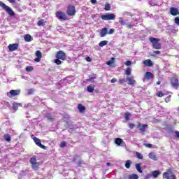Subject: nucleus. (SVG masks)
Instances as JSON below:
<instances>
[{"label":"nucleus","mask_w":179,"mask_h":179,"mask_svg":"<svg viewBox=\"0 0 179 179\" xmlns=\"http://www.w3.org/2000/svg\"><path fill=\"white\" fill-rule=\"evenodd\" d=\"M149 3L151 6H156V5H159L157 4V2H155V0H150Z\"/></svg>","instance_id":"obj_36"},{"label":"nucleus","mask_w":179,"mask_h":179,"mask_svg":"<svg viewBox=\"0 0 179 179\" xmlns=\"http://www.w3.org/2000/svg\"><path fill=\"white\" fill-rule=\"evenodd\" d=\"M30 106H31V105H30V103H26V104L24 106V108H29V107H30Z\"/></svg>","instance_id":"obj_56"},{"label":"nucleus","mask_w":179,"mask_h":179,"mask_svg":"<svg viewBox=\"0 0 179 179\" xmlns=\"http://www.w3.org/2000/svg\"><path fill=\"white\" fill-rule=\"evenodd\" d=\"M137 128H138L141 131V132H145L146 129H148V124H142L139 123Z\"/></svg>","instance_id":"obj_19"},{"label":"nucleus","mask_w":179,"mask_h":179,"mask_svg":"<svg viewBox=\"0 0 179 179\" xmlns=\"http://www.w3.org/2000/svg\"><path fill=\"white\" fill-rule=\"evenodd\" d=\"M171 99V95L168 96L165 99L166 103H170Z\"/></svg>","instance_id":"obj_46"},{"label":"nucleus","mask_w":179,"mask_h":179,"mask_svg":"<svg viewBox=\"0 0 179 179\" xmlns=\"http://www.w3.org/2000/svg\"><path fill=\"white\" fill-rule=\"evenodd\" d=\"M46 117L50 121H52V120H54V117H52V115H51L50 113H47Z\"/></svg>","instance_id":"obj_39"},{"label":"nucleus","mask_w":179,"mask_h":179,"mask_svg":"<svg viewBox=\"0 0 179 179\" xmlns=\"http://www.w3.org/2000/svg\"><path fill=\"white\" fill-rule=\"evenodd\" d=\"M149 177H150V175L147 176L146 178H149Z\"/></svg>","instance_id":"obj_64"},{"label":"nucleus","mask_w":179,"mask_h":179,"mask_svg":"<svg viewBox=\"0 0 179 179\" xmlns=\"http://www.w3.org/2000/svg\"><path fill=\"white\" fill-rule=\"evenodd\" d=\"M170 13L172 16H177V15H179L178 9L172 7L170 8Z\"/></svg>","instance_id":"obj_17"},{"label":"nucleus","mask_w":179,"mask_h":179,"mask_svg":"<svg viewBox=\"0 0 179 179\" xmlns=\"http://www.w3.org/2000/svg\"><path fill=\"white\" fill-rule=\"evenodd\" d=\"M122 15L124 16V17H127L129 20H124L122 17H120L119 23L121 24V26H126L127 29H133V27H135V26L138 24L139 15H132V14H131L129 12H124ZM129 17H131V19H129Z\"/></svg>","instance_id":"obj_1"},{"label":"nucleus","mask_w":179,"mask_h":179,"mask_svg":"<svg viewBox=\"0 0 179 179\" xmlns=\"http://www.w3.org/2000/svg\"><path fill=\"white\" fill-rule=\"evenodd\" d=\"M39 167H40V163L39 162H36V164H33L31 165V169L33 170H35V171L38 170Z\"/></svg>","instance_id":"obj_24"},{"label":"nucleus","mask_w":179,"mask_h":179,"mask_svg":"<svg viewBox=\"0 0 179 179\" xmlns=\"http://www.w3.org/2000/svg\"><path fill=\"white\" fill-rule=\"evenodd\" d=\"M171 27L168 26V27H167V30H169V29H171Z\"/></svg>","instance_id":"obj_63"},{"label":"nucleus","mask_w":179,"mask_h":179,"mask_svg":"<svg viewBox=\"0 0 179 179\" xmlns=\"http://www.w3.org/2000/svg\"><path fill=\"white\" fill-rule=\"evenodd\" d=\"M33 93H34V89H30L28 90V94H33Z\"/></svg>","instance_id":"obj_50"},{"label":"nucleus","mask_w":179,"mask_h":179,"mask_svg":"<svg viewBox=\"0 0 179 179\" xmlns=\"http://www.w3.org/2000/svg\"><path fill=\"white\" fill-rule=\"evenodd\" d=\"M139 177L136 174H132L129 176V179H138Z\"/></svg>","instance_id":"obj_40"},{"label":"nucleus","mask_w":179,"mask_h":179,"mask_svg":"<svg viewBox=\"0 0 179 179\" xmlns=\"http://www.w3.org/2000/svg\"><path fill=\"white\" fill-rule=\"evenodd\" d=\"M127 81L128 85H136V81L134 80V76H128L127 78Z\"/></svg>","instance_id":"obj_15"},{"label":"nucleus","mask_w":179,"mask_h":179,"mask_svg":"<svg viewBox=\"0 0 179 179\" xmlns=\"http://www.w3.org/2000/svg\"><path fill=\"white\" fill-rule=\"evenodd\" d=\"M131 68L128 67L126 71H125V73L126 75H127V76H129V75H131Z\"/></svg>","instance_id":"obj_41"},{"label":"nucleus","mask_w":179,"mask_h":179,"mask_svg":"<svg viewBox=\"0 0 179 179\" xmlns=\"http://www.w3.org/2000/svg\"><path fill=\"white\" fill-rule=\"evenodd\" d=\"M44 23H45V21H44V20H41L38 21L37 24L38 26H44Z\"/></svg>","instance_id":"obj_37"},{"label":"nucleus","mask_w":179,"mask_h":179,"mask_svg":"<svg viewBox=\"0 0 179 179\" xmlns=\"http://www.w3.org/2000/svg\"><path fill=\"white\" fill-rule=\"evenodd\" d=\"M36 56L37 57L36 58H35L34 61L35 62H40V61H41V57H42V54L40 52V50H37L36 52Z\"/></svg>","instance_id":"obj_18"},{"label":"nucleus","mask_w":179,"mask_h":179,"mask_svg":"<svg viewBox=\"0 0 179 179\" xmlns=\"http://www.w3.org/2000/svg\"><path fill=\"white\" fill-rule=\"evenodd\" d=\"M31 138H32L33 141H34V143H36V145H37V146H38L41 149H45V148H46L45 145L41 144V140H40L37 137H35L34 135L31 136Z\"/></svg>","instance_id":"obj_7"},{"label":"nucleus","mask_w":179,"mask_h":179,"mask_svg":"<svg viewBox=\"0 0 179 179\" xmlns=\"http://www.w3.org/2000/svg\"><path fill=\"white\" fill-rule=\"evenodd\" d=\"M59 59H61L57 58L56 59H55V64H57V65H61V64H62V62H61Z\"/></svg>","instance_id":"obj_42"},{"label":"nucleus","mask_w":179,"mask_h":179,"mask_svg":"<svg viewBox=\"0 0 179 179\" xmlns=\"http://www.w3.org/2000/svg\"><path fill=\"white\" fill-rule=\"evenodd\" d=\"M29 163H30L31 166L33 165V164H35L36 163H38L37 162V157H31L30 159H29Z\"/></svg>","instance_id":"obj_25"},{"label":"nucleus","mask_w":179,"mask_h":179,"mask_svg":"<svg viewBox=\"0 0 179 179\" xmlns=\"http://www.w3.org/2000/svg\"><path fill=\"white\" fill-rule=\"evenodd\" d=\"M150 41L152 43L153 48L155 50H160L162 45H160V43H159V40L158 38L150 37Z\"/></svg>","instance_id":"obj_4"},{"label":"nucleus","mask_w":179,"mask_h":179,"mask_svg":"<svg viewBox=\"0 0 179 179\" xmlns=\"http://www.w3.org/2000/svg\"><path fill=\"white\" fill-rule=\"evenodd\" d=\"M0 6L2 8L3 10H5L9 16H14L15 12L12 10V8L5 4L3 2L0 1Z\"/></svg>","instance_id":"obj_3"},{"label":"nucleus","mask_w":179,"mask_h":179,"mask_svg":"<svg viewBox=\"0 0 179 179\" xmlns=\"http://www.w3.org/2000/svg\"><path fill=\"white\" fill-rule=\"evenodd\" d=\"M56 17L60 20H66L67 19L66 14L62 11L56 12Z\"/></svg>","instance_id":"obj_11"},{"label":"nucleus","mask_w":179,"mask_h":179,"mask_svg":"<svg viewBox=\"0 0 179 179\" xmlns=\"http://www.w3.org/2000/svg\"><path fill=\"white\" fill-rule=\"evenodd\" d=\"M131 164H132V161L127 160L125 162L124 166H125L126 169H131Z\"/></svg>","instance_id":"obj_28"},{"label":"nucleus","mask_w":179,"mask_h":179,"mask_svg":"<svg viewBox=\"0 0 179 179\" xmlns=\"http://www.w3.org/2000/svg\"><path fill=\"white\" fill-rule=\"evenodd\" d=\"M106 164H107V166H110L111 165V164H110L109 162H108Z\"/></svg>","instance_id":"obj_62"},{"label":"nucleus","mask_w":179,"mask_h":179,"mask_svg":"<svg viewBox=\"0 0 179 179\" xmlns=\"http://www.w3.org/2000/svg\"><path fill=\"white\" fill-rule=\"evenodd\" d=\"M111 9V6L110 3H106L105 5V10H110Z\"/></svg>","instance_id":"obj_38"},{"label":"nucleus","mask_w":179,"mask_h":179,"mask_svg":"<svg viewBox=\"0 0 179 179\" xmlns=\"http://www.w3.org/2000/svg\"><path fill=\"white\" fill-rule=\"evenodd\" d=\"M151 79H153V73L151 72H146L144 75V80H150Z\"/></svg>","instance_id":"obj_14"},{"label":"nucleus","mask_w":179,"mask_h":179,"mask_svg":"<svg viewBox=\"0 0 179 179\" xmlns=\"http://www.w3.org/2000/svg\"><path fill=\"white\" fill-rule=\"evenodd\" d=\"M65 146H66V142H65V141L61 142L60 148H65Z\"/></svg>","instance_id":"obj_47"},{"label":"nucleus","mask_w":179,"mask_h":179,"mask_svg":"<svg viewBox=\"0 0 179 179\" xmlns=\"http://www.w3.org/2000/svg\"><path fill=\"white\" fill-rule=\"evenodd\" d=\"M175 136L176 138H179V131H175Z\"/></svg>","instance_id":"obj_55"},{"label":"nucleus","mask_w":179,"mask_h":179,"mask_svg":"<svg viewBox=\"0 0 179 179\" xmlns=\"http://www.w3.org/2000/svg\"><path fill=\"white\" fill-rule=\"evenodd\" d=\"M10 3H15V0H8Z\"/></svg>","instance_id":"obj_60"},{"label":"nucleus","mask_w":179,"mask_h":179,"mask_svg":"<svg viewBox=\"0 0 179 179\" xmlns=\"http://www.w3.org/2000/svg\"><path fill=\"white\" fill-rule=\"evenodd\" d=\"M78 109L79 110L80 113H83V111H85V110H86V108L85 106H83V105L79 103L78 105Z\"/></svg>","instance_id":"obj_26"},{"label":"nucleus","mask_w":179,"mask_h":179,"mask_svg":"<svg viewBox=\"0 0 179 179\" xmlns=\"http://www.w3.org/2000/svg\"><path fill=\"white\" fill-rule=\"evenodd\" d=\"M66 13L67 15H69V16H75V14L76 13V10L75 9V6H69V7L67 8Z\"/></svg>","instance_id":"obj_8"},{"label":"nucleus","mask_w":179,"mask_h":179,"mask_svg":"<svg viewBox=\"0 0 179 179\" xmlns=\"http://www.w3.org/2000/svg\"><path fill=\"white\" fill-rule=\"evenodd\" d=\"M85 59L87 62H92V58L90 57H87Z\"/></svg>","instance_id":"obj_53"},{"label":"nucleus","mask_w":179,"mask_h":179,"mask_svg":"<svg viewBox=\"0 0 179 179\" xmlns=\"http://www.w3.org/2000/svg\"><path fill=\"white\" fill-rule=\"evenodd\" d=\"M157 96H158V97H163V96H164V94L163 93V92L160 91L157 93Z\"/></svg>","instance_id":"obj_44"},{"label":"nucleus","mask_w":179,"mask_h":179,"mask_svg":"<svg viewBox=\"0 0 179 179\" xmlns=\"http://www.w3.org/2000/svg\"><path fill=\"white\" fill-rule=\"evenodd\" d=\"M129 127L130 128V129H134V128H135V124L129 123Z\"/></svg>","instance_id":"obj_49"},{"label":"nucleus","mask_w":179,"mask_h":179,"mask_svg":"<svg viewBox=\"0 0 179 179\" xmlns=\"http://www.w3.org/2000/svg\"><path fill=\"white\" fill-rule=\"evenodd\" d=\"M171 84L172 85V87H173V89H176L177 90V89H178L179 87V83H178V79L173 77L171 78Z\"/></svg>","instance_id":"obj_12"},{"label":"nucleus","mask_w":179,"mask_h":179,"mask_svg":"<svg viewBox=\"0 0 179 179\" xmlns=\"http://www.w3.org/2000/svg\"><path fill=\"white\" fill-rule=\"evenodd\" d=\"M148 157H150V159H152V160H154L155 162H157L158 160L157 155H156L155 152L150 153L148 155Z\"/></svg>","instance_id":"obj_20"},{"label":"nucleus","mask_w":179,"mask_h":179,"mask_svg":"<svg viewBox=\"0 0 179 179\" xmlns=\"http://www.w3.org/2000/svg\"><path fill=\"white\" fill-rule=\"evenodd\" d=\"M114 61H115V59L114 57H112L110 59V60H108L107 62H106V65H113V64L114 63Z\"/></svg>","instance_id":"obj_32"},{"label":"nucleus","mask_w":179,"mask_h":179,"mask_svg":"<svg viewBox=\"0 0 179 179\" xmlns=\"http://www.w3.org/2000/svg\"><path fill=\"white\" fill-rule=\"evenodd\" d=\"M27 72H31L33 71V66H28L26 67Z\"/></svg>","instance_id":"obj_43"},{"label":"nucleus","mask_w":179,"mask_h":179,"mask_svg":"<svg viewBox=\"0 0 179 179\" xmlns=\"http://www.w3.org/2000/svg\"><path fill=\"white\" fill-rule=\"evenodd\" d=\"M115 82H117V79H116V78H113V79L110 80V83H115Z\"/></svg>","instance_id":"obj_57"},{"label":"nucleus","mask_w":179,"mask_h":179,"mask_svg":"<svg viewBox=\"0 0 179 179\" xmlns=\"http://www.w3.org/2000/svg\"><path fill=\"white\" fill-rule=\"evenodd\" d=\"M163 179H176V175L173 173L171 169H168L163 173Z\"/></svg>","instance_id":"obj_5"},{"label":"nucleus","mask_w":179,"mask_h":179,"mask_svg":"<svg viewBox=\"0 0 179 179\" xmlns=\"http://www.w3.org/2000/svg\"><path fill=\"white\" fill-rule=\"evenodd\" d=\"M160 174H162V171H154L152 173V177H154V178H157V177H159Z\"/></svg>","instance_id":"obj_22"},{"label":"nucleus","mask_w":179,"mask_h":179,"mask_svg":"<svg viewBox=\"0 0 179 179\" xmlns=\"http://www.w3.org/2000/svg\"><path fill=\"white\" fill-rule=\"evenodd\" d=\"M115 145H117L118 146H124V145L125 144L124 141L120 138H116L115 139Z\"/></svg>","instance_id":"obj_16"},{"label":"nucleus","mask_w":179,"mask_h":179,"mask_svg":"<svg viewBox=\"0 0 179 179\" xmlns=\"http://www.w3.org/2000/svg\"><path fill=\"white\" fill-rule=\"evenodd\" d=\"M124 64L127 66H131L132 62L127 60Z\"/></svg>","instance_id":"obj_48"},{"label":"nucleus","mask_w":179,"mask_h":179,"mask_svg":"<svg viewBox=\"0 0 179 179\" xmlns=\"http://www.w3.org/2000/svg\"><path fill=\"white\" fill-rule=\"evenodd\" d=\"M143 64L145 66H153V63L152 62V60H150V59L145 60L143 62Z\"/></svg>","instance_id":"obj_21"},{"label":"nucleus","mask_w":179,"mask_h":179,"mask_svg":"<svg viewBox=\"0 0 179 179\" xmlns=\"http://www.w3.org/2000/svg\"><path fill=\"white\" fill-rule=\"evenodd\" d=\"M131 117V113H126L124 114V119L126 120V121H129V117Z\"/></svg>","instance_id":"obj_34"},{"label":"nucleus","mask_w":179,"mask_h":179,"mask_svg":"<svg viewBox=\"0 0 179 179\" xmlns=\"http://www.w3.org/2000/svg\"><path fill=\"white\" fill-rule=\"evenodd\" d=\"M56 58H58V59H62V61H65L66 59V55L65 52H64V51L60 50L57 52Z\"/></svg>","instance_id":"obj_10"},{"label":"nucleus","mask_w":179,"mask_h":179,"mask_svg":"<svg viewBox=\"0 0 179 179\" xmlns=\"http://www.w3.org/2000/svg\"><path fill=\"white\" fill-rule=\"evenodd\" d=\"M136 169L138 173H143V171H142V168L141 167V164H136Z\"/></svg>","instance_id":"obj_29"},{"label":"nucleus","mask_w":179,"mask_h":179,"mask_svg":"<svg viewBox=\"0 0 179 179\" xmlns=\"http://www.w3.org/2000/svg\"><path fill=\"white\" fill-rule=\"evenodd\" d=\"M101 19L102 20H115V14L108 13L101 15Z\"/></svg>","instance_id":"obj_6"},{"label":"nucleus","mask_w":179,"mask_h":179,"mask_svg":"<svg viewBox=\"0 0 179 179\" xmlns=\"http://www.w3.org/2000/svg\"><path fill=\"white\" fill-rule=\"evenodd\" d=\"M119 83L120 85H124V83H125V78H120V79H119Z\"/></svg>","instance_id":"obj_45"},{"label":"nucleus","mask_w":179,"mask_h":179,"mask_svg":"<svg viewBox=\"0 0 179 179\" xmlns=\"http://www.w3.org/2000/svg\"><path fill=\"white\" fill-rule=\"evenodd\" d=\"M77 164L80 167L82 166V164H85V162L83 161H79Z\"/></svg>","instance_id":"obj_51"},{"label":"nucleus","mask_w":179,"mask_h":179,"mask_svg":"<svg viewBox=\"0 0 179 179\" xmlns=\"http://www.w3.org/2000/svg\"><path fill=\"white\" fill-rule=\"evenodd\" d=\"M154 54H157V55H159V54H160V51L159 50L154 51Z\"/></svg>","instance_id":"obj_59"},{"label":"nucleus","mask_w":179,"mask_h":179,"mask_svg":"<svg viewBox=\"0 0 179 179\" xmlns=\"http://www.w3.org/2000/svg\"><path fill=\"white\" fill-rule=\"evenodd\" d=\"M87 90L89 93H93L94 92V86L93 85H88L87 87Z\"/></svg>","instance_id":"obj_27"},{"label":"nucleus","mask_w":179,"mask_h":179,"mask_svg":"<svg viewBox=\"0 0 179 179\" xmlns=\"http://www.w3.org/2000/svg\"><path fill=\"white\" fill-rule=\"evenodd\" d=\"M175 23L179 25V17L175 18Z\"/></svg>","instance_id":"obj_52"},{"label":"nucleus","mask_w":179,"mask_h":179,"mask_svg":"<svg viewBox=\"0 0 179 179\" xmlns=\"http://www.w3.org/2000/svg\"><path fill=\"white\" fill-rule=\"evenodd\" d=\"M145 148H152V144H145Z\"/></svg>","instance_id":"obj_58"},{"label":"nucleus","mask_w":179,"mask_h":179,"mask_svg":"<svg viewBox=\"0 0 179 179\" xmlns=\"http://www.w3.org/2000/svg\"><path fill=\"white\" fill-rule=\"evenodd\" d=\"M161 82L160 81H157V85H160Z\"/></svg>","instance_id":"obj_61"},{"label":"nucleus","mask_w":179,"mask_h":179,"mask_svg":"<svg viewBox=\"0 0 179 179\" xmlns=\"http://www.w3.org/2000/svg\"><path fill=\"white\" fill-rule=\"evenodd\" d=\"M24 38L25 41H27L28 43L31 41V36H30L29 34L25 35Z\"/></svg>","instance_id":"obj_30"},{"label":"nucleus","mask_w":179,"mask_h":179,"mask_svg":"<svg viewBox=\"0 0 179 179\" xmlns=\"http://www.w3.org/2000/svg\"><path fill=\"white\" fill-rule=\"evenodd\" d=\"M20 94V90H11L7 93L8 97H13L15 96H19Z\"/></svg>","instance_id":"obj_9"},{"label":"nucleus","mask_w":179,"mask_h":179,"mask_svg":"<svg viewBox=\"0 0 179 179\" xmlns=\"http://www.w3.org/2000/svg\"><path fill=\"white\" fill-rule=\"evenodd\" d=\"M136 156L137 159H143V155L141 152H136Z\"/></svg>","instance_id":"obj_33"},{"label":"nucleus","mask_w":179,"mask_h":179,"mask_svg":"<svg viewBox=\"0 0 179 179\" xmlns=\"http://www.w3.org/2000/svg\"><path fill=\"white\" fill-rule=\"evenodd\" d=\"M4 139H5L7 142H10V135H9V134H5V135H4Z\"/></svg>","instance_id":"obj_35"},{"label":"nucleus","mask_w":179,"mask_h":179,"mask_svg":"<svg viewBox=\"0 0 179 179\" xmlns=\"http://www.w3.org/2000/svg\"><path fill=\"white\" fill-rule=\"evenodd\" d=\"M114 33H115V29L112 28V29H109V31H108V28L104 27L101 29L99 36H100V37H106V36H107V34H114Z\"/></svg>","instance_id":"obj_2"},{"label":"nucleus","mask_w":179,"mask_h":179,"mask_svg":"<svg viewBox=\"0 0 179 179\" xmlns=\"http://www.w3.org/2000/svg\"><path fill=\"white\" fill-rule=\"evenodd\" d=\"M108 41H102L99 43V47H104V45H107Z\"/></svg>","instance_id":"obj_31"},{"label":"nucleus","mask_w":179,"mask_h":179,"mask_svg":"<svg viewBox=\"0 0 179 179\" xmlns=\"http://www.w3.org/2000/svg\"><path fill=\"white\" fill-rule=\"evenodd\" d=\"M91 3H92V5H96V3H97V1L96 0H91Z\"/></svg>","instance_id":"obj_54"},{"label":"nucleus","mask_w":179,"mask_h":179,"mask_svg":"<svg viewBox=\"0 0 179 179\" xmlns=\"http://www.w3.org/2000/svg\"><path fill=\"white\" fill-rule=\"evenodd\" d=\"M20 106H22V103H13V109L15 110V111H17L19 107H20Z\"/></svg>","instance_id":"obj_23"},{"label":"nucleus","mask_w":179,"mask_h":179,"mask_svg":"<svg viewBox=\"0 0 179 179\" xmlns=\"http://www.w3.org/2000/svg\"><path fill=\"white\" fill-rule=\"evenodd\" d=\"M19 48V44L18 43H13L10 44L8 45V50L9 51H16Z\"/></svg>","instance_id":"obj_13"}]
</instances>
